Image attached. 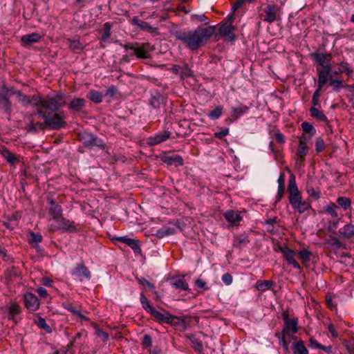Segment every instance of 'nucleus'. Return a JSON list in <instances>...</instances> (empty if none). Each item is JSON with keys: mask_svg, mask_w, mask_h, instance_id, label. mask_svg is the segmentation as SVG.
Wrapping results in <instances>:
<instances>
[{"mask_svg": "<svg viewBox=\"0 0 354 354\" xmlns=\"http://www.w3.org/2000/svg\"><path fill=\"white\" fill-rule=\"evenodd\" d=\"M215 26H199L194 30H178L175 32L176 39L183 42L187 48L196 50L205 46L214 34Z\"/></svg>", "mask_w": 354, "mask_h": 354, "instance_id": "f257e3e1", "label": "nucleus"}, {"mask_svg": "<svg viewBox=\"0 0 354 354\" xmlns=\"http://www.w3.org/2000/svg\"><path fill=\"white\" fill-rule=\"evenodd\" d=\"M34 115H38L44 120V122H34L31 120L27 129L28 131L37 132L39 130H44L48 127L53 130H58L66 127L65 122L66 115L64 111H61L59 113L50 115V113L43 111L41 109H37Z\"/></svg>", "mask_w": 354, "mask_h": 354, "instance_id": "f03ea898", "label": "nucleus"}, {"mask_svg": "<svg viewBox=\"0 0 354 354\" xmlns=\"http://www.w3.org/2000/svg\"><path fill=\"white\" fill-rule=\"evenodd\" d=\"M32 99L35 101L34 106L37 109H41L46 113H59V108L66 104L64 95L57 93L53 97L44 98L40 95H34Z\"/></svg>", "mask_w": 354, "mask_h": 354, "instance_id": "7ed1b4c3", "label": "nucleus"}, {"mask_svg": "<svg viewBox=\"0 0 354 354\" xmlns=\"http://www.w3.org/2000/svg\"><path fill=\"white\" fill-rule=\"evenodd\" d=\"M140 303L142 308L154 318V319L159 322H162L168 324H175V319L177 317L171 315L169 312L163 310V313L156 310L149 302L147 298L142 293L140 294Z\"/></svg>", "mask_w": 354, "mask_h": 354, "instance_id": "20e7f679", "label": "nucleus"}, {"mask_svg": "<svg viewBox=\"0 0 354 354\" xmlns=\"http://www.w3.org/2000/svg\"><path fill=\"white\" fill-rule=\"evenodd\" d=\"M298 320L297 319H292V320L284 324L283 328L281 333H275V336L282 343L283 347L286 349H288L289 342L286 340V337L290 336V332L292 331L293 333H296L298 330L297 328Z\"/></svg>", "mask_w": 354, "mask_h": 354, "instance_id": "39448f33", "label": "nucleus"}, {"mask_svg": "<svg viewBox=\"0 0 354 354\" xmlns=\"http://www.w3.org/2000/svg\"><path fill=\"white\" fill-rule=\"evenodd\" d=\"M288 199L292 207L302 200L301 193L299 192L296 183L295 176L291 174L288 185Z\"/></svg>", "mask_w": 354, "mask_h": 354, "instance_id": "423d86ee", "label": "nucleus"}, {"mask_svg": "<svg viewBox=\"0 0 354 354\" xmlns=\"http://www.w3.org/2000/svg\"><path fill=\"white\" fill-rule=\"evenodd\" d=\"M55 221L57 223V225L51 224L50 225V230L52 231L60 230L63 232L68 233H73L77 231V228L75 225V223L64 218L63 216Z\"/></svg>", "mask_w": 354, "mask_h": 354, "instance_id": "0eeeda50", "label": "nucleus"}, {"mask_svg": "<svg viewBox=\"0 0 354 354\" xmlns=\"http://www.w3.org/2000/svg\"><path fill=\"white\" fill-rule=\"evenodd\" d=\"M234 19V15L231 14L225 19V21L219 28L220 34L227 41H234L235 39L234 34L235 27L232 25Z\"/></svg>", "mask_w": 354, "mask_h": 354, "instance_id": "6e6552de", "label": "nucleus"}, {"mask_svg": "<svg viewBox=\"0 0 354 354\" xmlns=\"http://www.w3.org/2000/svg\"><path fill=\"white\" fill-rule=\"evenodd\" d=\"M310 57L312 60L315 62L317 67L320 68V69L332 68L330 64L332 55L330 53L315 52L310 53Z\"/></svg>", "mask_w": 354, "mask_h": 354, "instance_id": "1a4fd4ad", "label": "nucleus"}, {"mask_svg": "<svg viewBox=\"0 0 354 354\" xmlns=\"http://www.w3.org/2000/svg\"><path fill=\"white\" fill-rule=\"evenodd\" d=\"M79 138L82 144L86 147H97L103 149L106 147L102 140L90 133L83 132L80 133Z\"/></svg>", "mask_w": 354, "mask_h": 354, "instance_id": "9d476101", "label": "nucleus"}, {"mask_svg": "<svg viewBox=\"0 0 354 354\" xmlns=\"http://www.w3.org/2000/svg\"><path fill=\"white\" fill-rule=\"evenodd\" d=\"M263 21L272 24L281 19V8L274 5H268L264 10Z\"/></svg>", "mask_w": 354, "mask_h": 354, "instance_id": "9b49d317", "label": "nucleus"}, {"mask_svg": "<svg viewBox=\"0 0 354 354\" xmlns=\"http://www.w3.org/2000/svg\"><path fill=\"white\" fill-rule=\"evenodd\" d=\"M151 47L149 43H136L133 53L131 55L136 56L139 59H148L150 57L149 53L151 51Z\"/></svg>", "mask_w": 354, "mask_h": 354, "instance_id": "f8f14e48", "label": "nucleus"}, {"mask_svg": "<svg viewBox=\"0 0 354 354\" xmlns=\"http://www.w3.org/2000/svg\"><path fill=\"white\" fill-rule=\"evenodd\" d=\"M279 250L280 251L282 252L284 258L286 259V260L287 261V262L292 265L295 268L297 269V270H300L301 269V266L299 265V263L296 261L295 257L296 255V252L288 248V247H280L279 248Z\"/></svg>", "mask_w": 354, "mask_h": 354, "instance_id": "ddd939ff", "label": "nucleus"}, {"mask_svg": "<svg viewBox=\"0 0 354 354\" xmlns=\"http://www.w3.org/2000/svg\"><path fill=\"white\" fill-rule=\"evenodd\" d=\"M71 274L80 281H83L84 279H90L91 278V272L82 263L77 264L72 270Z\"/></svg>", "mask_w": 354, "mask_h": 354, "instance_id": "4468645a", "label": "nucleus"}, {"mask_svg": "<svg viewBox=\"0 0 354 354\" xmlns=\"http://www.w3.org/2000/svg\"><path fill=\"white\" fill-rule=\"evenodd\" d=\"M24 304L27 309L32 312L37 310L39 307L37 297L31 292H27L24 295Z\"/></svg>", "mask_w": 354, "mask_h": 354, "instance_id": "2eb2a0df", "label": "nucleus"}, {"mask_svg": "<svg viewBox=\"0 0 354 354\" xmlns=\"http://www.w3.org/2000/svg\"><path fill=\"white\" fill-rule=\"evenodd\" d=\"M331 70L332 68L320 69V68L317 67L316 71L318 75L317 86H319V88H322L328 82H330V79L333 77Z\"/></svg>", "mask_w": 354, "mask_h": 354, "instance_id": "dca6fc26", "label": "nucleus"}, {"mask_svg": "<svg viewBox=\"0 0 354 354\" xmlns=\"http://www.w3.org/2000/svg\"><path fill=\"white\" fill-rule=\"evenodd\" d=\"M48 202L50 205L48 212L53 219L56 221L62 217L63 210L61 205L52 198H48Z\"/></svg>", "mask_w": 354, "mask_h": 354, "instance_id": "f3484780", "label": "nucleus"}, {"mask_svg": "<svg viewBox=\"0 0 354 354\" xmlns=\"http://www.w3.org/2000/svg\"><path fill=\"white\" fill-rule=\"evenodd\" d=\"M160 160L167 165L174 166L176 167L183 165V159L179 155L169 156L167 154H162L160 157Z\"/></svg>", "mask_w": 354, "mask_h": 354, "instance_id": "a211bd4d", "label": "nucleus"}, {"mask_svg": "<svg viewBox=\"0 0 354 354\" xmlns=\"http://www.w3.org/2000/svg\"><path fill=\"white\" fill-rule=\"evenodd\" d=\"M308 140V137L306 135H302L299 138V144L297 150V155L301 159H304L308 153L309 148L307 145Z\"/></svg>", "mask_w": 354, "mask_h": 354, "instance_id": "6ab92c4d", "label": "nucleus"}, {"mask_svg": "<svg viewBox=\"0 0 354 354\" xmlns=\"http://www.w3.org/2000/svg\"><path fill=\"white\" fill-rule=\"evenodd\" d=\"M41 37L42 36L37 32L23 35L21 37V45L24 47H28L33 43L39 42Z\"/></svg>", "mask_w": 354, "mask_h": 354, "instance_id": "aec40b11", "label": "nucleus"}, {"mask_svg": "<svg viewBox=\"0 0 354 354\" xmlns=\"http://www.w3.org/2000/svg\"><path fill=\"white\" fill-rule=\"evenodd\" d=\"M131 24L140 28L142 30L147 31L150 33L156 32L157 28L151 26L146 21H142L138 17H133L131 19Z\"/></svg>", "mask_w": 354, "mask_h": 354, "instance_id": "412c9836", "label": "nucleus"}, {"mask_svg": "<svg viewBox=\"0 0 354 354\" xmlns=\"http://www.w3.org/2000/svg\"><path fill=\"white\" fill-rule=\"evenodd\" d=\"M170 136L171 133L169 131L159 133L153 137L149 138L148 144L151 146L158 145L169 138Z\"/></svg>", "mask_w": 354, "mask_h": 354, "instance_id": "4be33fe9", "label": "nucleus"}, {"mask_svg": "<svg viewBox=\"0 0 354 354\" xmlns=\"http://www.w3.org/2000/svg\"><path fill=\"white\" fill-rule=\"evenodd\" d=\"M117 239L129 245L135 253L140 254L141 252V248L139 245L138 240L127 238V236H121Z\"/></svg>", "mask_w": 354, "mask_h": 354, "instance_id": "5701e85b", "label": "nucleus"}, {"mask_svg": "<svg viewBox=\"0 0 354 354\" xmlns=\"http://www.w3.org/2000/svg\"><path fill=\"white\" fill-rule=\"evenodd\" d=\"M223 216L226 221L232 225H237L242 221L240 213L234 210H227L224 213Z\"/></svg>", "mask_w": 354, "mask_h": 354, "instance_id": "b1692460", "label": "nucleus"}, {"mask_svg": "<svg viewBox=\"0 0 354 354\" xmlns=\"http://www.w3.org/2000/svg\"><path fill=\"white\" fill-rule=\"evenodd\" d=\"M165 102V97L158 92H155L153 94H152L149 101L150 104L154 109H160V106L163 104Z\"/></svg>", "mask_w": 354, "mask_h": 354, "instance_id": "393cba45", "label": "nucleus"}, {"mask_svg": "<svg viewBox=\"0 0 354 354\" xmlns=\"http://www.w3.org/2000/svg\"><path fill=\"white\" fill-rule=\"evenodd\" d=\"M339 234L345 239L354 238V225L348 223L339 229Z\"/></svg>", "mask_w": 354, "mask_h": 354, "instance_id": "a878e982", "label": "nucleus"}, {"mask_svg": "<svg viewBox=\"0 0 354 354\" xmlns=\"http://www.w3.org/2000/svg\"><path fill=\"white\" fill-rule=\"evenodd\" d=\"M297 254L304 266H308L309 262L313 256L312 252L306 248H303L298 251Z\"/></svg>", "mask_w": 354, "mask_h": 354, "instance_id": "bb28decb", "label": "nucleus"}, {"mask_svg": "<svg viewBox=\"0 0 354 354\" xmlns=\"http://www.w3.org/2000/svg\"><path fill=\"white\" fill-rule=\"evenodd\" d=\"M85 107V100L83 98H75L68 104V109L73 111H80Z\"/></svg>", "mask_w": 354, "mask_h": 354, "instance_id": "cd10ccee", "label": "nucleus"}, {"mask_svg": "<svg viewBox=\"0 0 354 354\" xmlns=\"http://www.w3.org/2000/svg\"><path fill=\"white\" fill-rule=\"evenodd\" d=\"M292 208L301 214L310 209L311 205L309 201L301 200Z\"/></svg>", "mask_w": 354, "mask_h": 354, "instance_id": "c85d7f7f", "label": "nucleus"}, {"mask_svg": "<svg viewBox=\"0 0 354 354\" xmlns=\"http://www.w3.org/2000/svg\"><path fill=\"white\" fill-rule=\"evenodd\" d=\"M21 312V308L17 303H12L8 308L9 318L15 321L17 315H19Z\"/></svg>", "mask_w": 354, "mask_h": 354, "instance_id": "c756f323", "label": "nucleus"}, {"mask_svg": "<svg viewBox=\"0 0 354 354\" xmlns=\"http://www.w3.org/2000/svg\"><path fill=\"white\" fill-rule=\"evenodd\" d=\"M5 274L8 281H12L15 279L20 276V272L17 268L12 266L7 269Z\"/></svg>", "mask_w": 354, "mask_h": 354, "instance_id": "7c9ffc66", "label": "nucleus"}, {"mask_svg": "<svg viewBox=\"0 0 354 354\" xmlns=\"http://www.w3.org/2000/svg\"><path fill=\"white\" fill-rule=\"evenodd\" d=\"M337 205L333 202H330L324 207V212L330 215L334 218H338V214L337 212Z\"/></svg>", "mask_w": 354, "mask_h": 354, "instance_id": "2f4dec72", "label": "nucleus"}, {"mask_svg": "<svg viewBox=\"0 0 354 354\" xmlns=\"http://www.w3.org/2000/svg\"><path fill=\"white\" fill-rule=\"evenodd\" d=\"M66 43L68 46V48L73 51L80 50L84 48V45L77 39L68 38L66 39Z\"/></svg>", "mask_w": 354, "mask_h": 354, "instance_id": "473e14b6", "label": "nucleus"}, {"mask_svg": "<svg viewBox=\"0 0 354 354\" xmlns=\"http://www.w3.org/2000/svg\"><path fill=\"white\" fill-rule=\"evenodd\" d=\"M0 153L2 155V156L6 159V160L11 163L14 164L17 161H18L17 158L15 154H13L10 151H9L6 148H3V149H0Z\"/></svg>", "mask_w": 354, "mask_h": 354, "instance_id": "72a5a7b5", "label": "nucleus"}, {"mask_svg": "<svg viewBox=\"0 0 354 354\" xmlns=\"http://www.w3.org/2000/svg\"><path fill=\"white\" fill-rule=\"evenodd\" d=\"M274 285V282L270 280H258L256 283V288L260 291H266Z\"/></svg>", "mask_w": 354, "mask_h": 354, "instance_id": "f704fd0d", "label": "nucleus"}, {"mask_svg": "<svg viewBox=\"0 0 354 354\" xmlns=\"http://www.w3.org/2000/svg\"><path fill=\"white\" fill-rule=\"evenodd\" d=\"M292 349L294 354H308V351L301 340L295 343Z\"/></svg>", "mask_w": 354, "mask_h": 354, "instance_id": "c9c22d12", "label": "nucleus"}, {"mask_svg": "<svg viewBox=\"0 0 354 354\" xmlns=\"http://www.w3.org/2000/svg\"><path fill=\"white\" fill-rule=\"evenodd\" d=\"M171 285L181 290H188L189 285L183 278H178L171 282Z\"/></svg>", "mask_w": 354, "mask_h": 354, "instance_id": "e433bc0d", "label": "nucleus"}, {"mask_svg": "<svg viewBox=\"0 0 354 354\" xmlns=\"http://www.w3.org/2000/svg\"><path fill=\"white\" fill-rule=\"evenodd\" d=\"M17 97L19 102L22 103V104L25 106H28L32 103L34 104L35 101L32 99V96L30 97L22 93L21 91L17 92Z\"/></svg>", "mask_w": 354, "mask_h": 354, "instance_id": "4c0bfd02", "label": "nucleus"}, {"mask_svg": "<svg viewBox=\"0 0 354 354\" xmlns=\"http://www.w3.org/2000/svg\"><path fill=\"white\" fill-rule=\"evenodd\" d=\"M310 115L313 118H317L320 121L327 122V120H328L326 116L324 114V113L322 111H319L317 108L311 107L310 109Z\"/></svg>", "mask_w": 354, "mask_h": 354, "instance_id": "58836bf2", "label": "nucleus"}, {"mask_svg": "<svg viewBox=\"0 0 354 354\" xmlns=\"http://www.w3.org/2000/svg\"><path fill=\"white\" fill-rule=\"evenodd\" d=\"M301 128L303 131L305 133H308L309 136L308 137V140H309L311 137H313L316 133V130L314 127L309 122H304L301 124Z\"/></svg>", "mask_w": 354, "mask_h": 354, "instance_id": "ea45409f", "label": "nucleus"}, {"mask_svg": "<svg viewBox=\"0 0 354 354\" xmlns=\"http://www.w3.org/2000/svg\"><path fill=\"white\" fill-rule=\"evenodd\" d=\"M87 97L95 103H100L102 101V95L100 92L91 90L88 92Z\"/></svg>", "mask_w": 354, "mask_h": 354, "instance_id": "a19ab883", "label": "nucleus"}, {"mask_svg": "<svg viewBox=\"0 0 354 354\" xmlns=\"http://www.w3.org/2000/svg\"><path fill=\"white\" fill-rule=\"evenodd\" d=\"M250 242L248 236L237 235L234 239V245L238 248H241L242 245H245Z\"/></svg>", "mask_w": 354, "mask_h": 354, "instance_id": "79ce46f5", "label": "nucleus"}, {"mask_svg": "<svg viewBox=\"0 0 354 354\" xmlns=\"http://www.w3.org/2000/svg\"><path fill=\"white\" fill-rule=\"evenodd\" d=\"M93 327L95 328V334L100 337L102 341L105 342L109 339V335L107 333L103 331L98 325L95 323H92Z\"/></svg>", "mask_w": 354, "mask_h": 354, "instance_id": "37998d69", "label": "nucleus"}, {"mask_svg": "<svg viewBox=\"0 0 354 354\" xmlns=\"http://www.w3.org/2000/svg\"><path fill=\"white\" fill-rule=\"evenodd\" d=\"M337 203L344 210H346L347 209H348L351 205V200L348 198L344 197V196L338 197L337 199Z\"/></svg>", "mask_w": 354, "mask_h": 354, "instance_id": "c03bdc74", "label": "nucleus"}, {"mask_svg": "<svg viewBox=\"0 0 354 354\" xmlns=\"http://www.w3.org/2000/svg\"><path fill=\"white\" fill-rule=\"evenodd\" d=\"M249 107L246 105H240L236 108H233V116L238 118L241 115L248 112Z\"/></svg>", "mask_w": 354, "mask_h": 354, "instance_id": "a18cd8bd", "label": "nucleus"}, {"mask_svg": "<svg viewBox=\"0 0 354 354\" xmlns=\"http://www.w3.org/2000/svg\"><path fill=\"white\" fill-rule=\"evenodd\" d=\"M339 65V73H344L348 76H351L353 74V70L349 66L347 62H342Z\"/></svg>", "mask_w": 354, "mask_h": 354, "instance_id": "49530a36", "label": "nucleus"}, {"mask_svg": "<svg viewBox=\"0 0 354 354\" xmlns=\"http://www.w3.org/2000/svg\"><path fill=\"white\" fill-rule=\"evenodd\" d=\"M174 231L172 228L163 227L157 231L156 234L158 238H163L165 236L173 234Z\"/></svg>", "mask_w": 354, "mask_h": 354, "instance_id": "de8ad7c7", "label": "nucleus"}, {"mask_svg": "<svg viewBox=\"0 0 354 354\" xmlns=\"http://www.w3.org/2000/svg\"><path fill=\"white\" fill-rule=\"evenodd\" d=\"M223 113V107L221 106H216L209 114L208 116L212 119L216 120L221 117Z\"/></svg>", "mask_w": 354, "mask_h": 354, "instance_id": "09e8293b", "label": "nucleus"}, {"mask_svg": "<svg viewBox=\"0 0 354 354\" xmlns=\"http://www.w3.org/2000/svg\"><path fill=\"white\" fill-rule=\"evenodd\" d=\"M37 326L40 328L44 329L48 333H50L52 332L51 328L50 327L49 325L46 324L45 319L43 317H39Z\"/></svg>", "mask_w": 354, "mask_h": 354, "instance_id": "8fccbe9b", "label": "nucleus"}, {"mask_svg": "<svg viewBox=\"0 0 354 354\" xmlns=\"http://www.w3.org/2000/svg\"><path fill=\"white\" fill-rule=\"evenodd\" d=\"M329 84L333 87V90L338 91L343 87V81L341 79H330Z\"/></svg>", "mask_w": 354, "mask_h": 354, "instance_id": "3c124183", "label": "nucleus"}, {"mask_svg": "<svg viewBox=\"0 0 354 354\" xmlns=\"http://www.w3.org/2000/svg\"><path fill=\"white\" fill-rule=\"evenodd\" d=\"M192 76H193V72L191 70V68L188 66L187 64H185L183 66H182L181 71H180V77L182 78L189 77H192Z\"/></svg>", "mask_w": 354, "mask_h": 354, "instance_id": "603ef678", "label": "nucleus"}, {"mask_svg": "<svg viewBox=\"0 0 354 354\" xmlns=\"http://www.w3.org/2000/svg\"><path fill=\"white\" fill-rule=\"evenodd\" d=\"M0 106L5 111L10 113L11 111V102L9 98L0 99Z\"/></svg>", "mask_w": 354, "mask_h": 354, "instance_id": "864d4df0", "label": "nucleus"}, {"mask_svg": "<svg viewBox=\"0 0 354 354\" xmlns=\"http://www.w3.org/2000/svg\"><path fill=\"white\" fill-rule=\"evenodd\" d=\"M190 340H191V342L192 344L193 348L196 351L201 352V351H203V344L201 342V341H199L198 339H196V338H195L194 337H191Z\"/></svg>", "mask_w": 354, "mask_h": 354, "instance_id": "5fc2aeb1", "label": "nucleus"}, {"mask_svg": "<svg viewBox=\"0 0 354 354\" xmlns=\"http://www.w3.org/2000/svg\"><path fill=\"white\" fill-rule=\"evenodd\" d=\"M344 346L346 348L350 354H354V339L344 340Z\"/></svg>", "mask_w": 354, "mask_h": 354, "instance_id": "6e6d98bb", "label": "nucleus"}, {"mask_svg": "<svg viewBox=\"0 0 354 354\" xmlns=\"http://www.w3.org/2000/svg\"><path fill=\"white\" fill-rule=\"evenodd\" d=\"M325 148V142L322 138H317L315 141V150L317 153L322 151Z\"/></svg>", "mask_w": 354, "mask_h": 354, "instance_id": "4d7b16f0", "label": "nucleus"}, {"mask_svg": "<svg viewBox=\"0 0 354 354\" xmlns=\"http://www.w3.org/2000/svg\"><path fill=\"white\" fill-rule=\"evenodd\" d=\"M194 283L198 288L203 289V290H207L209 288L207 283L202 279H197Z\"/></svg>", "mask_w": 354, "mask_h": 354, "instance_id": "13d9d810", "label": "nucleus"}, {"mask_svg": "<svg viewBox=\"0 0 354 354\" xmlns=\"http://www.w3.org/2000/svg\"><path fill=\"white\" fill-rule=\"evenodd\" d=\"M207 18L204 14L192 15L191 16V20L194 22H203L205 21Z\"/></svg>", "mask_w": 354, "mask_h": 354, "instance_id": "bf43d9fd", "label": "nucleus"}, {"mask_svg": "<svg viewBox=\"0 0 354 354\" xmlns=\"http://www.w3.org/2000/svg\"><path fill=\"white\" fill-rule=\"evenodd\" d=\"M307 192L310 197H313L315 200L319 199L320 197V192L315 190L313 187L308 188Z\"/></svg>", "mask_w": 354, "mask_h": 354, "instance_id": "052dcab7", "label": "nucleus"}, {"mask_svg": "<svg viewBox=\"0 0 354 354\" xmlns=\"http://www.w3.org/2000/svg\"><path fill=\"white\" fill-rule=\"evenodd\" d=\"M137 281L139 284L147 286L149 288H150L152 290L155 289V286L152 283L146 280L145 278H138Z\"/></svg>", "mask_w": 354, "mask_h": 354, "instance_id": "680f3d73", "label": "nucleus"}, {"mask_svg": "<svg viewBox=\"0 0 354 354\" xmlns=\"http://www.w3.org/2000/svg\"><path fill=\"white\" fill-rule=\"evenodd\" d=\"M228 128H222L220 131L214 133V137L219 139H223L225 136L228 135Z\"/></svg>", "mask_w": 354, "mask_h": 354, "instance_id": "e2e57ef3", "label": "nucleus"}, {"mask_svg": "<svg viewBox=\"0 0 354 354\" xmlns=\"http://www.w3.org/2000/svg\"><path fill=\"white\" fill-rule=\"evenodd\" d=\"M30 241L31 243H38L42 241V236L39 234H35L34 232H31L30 234Z\"/></svg>", "mask_w": 354, "mask_h": 354, "instance_id": "0e129e2a", "label": "nucleus"}, {"mask_svg": "<svg viewBox=\"0 0 354 354\" xmlns=\"http://www.w3.org/2000/svg\"><path fill=\"white\" fill-rule=\"evenodd\" d=\"M9 91H8V87L6 86H3L0 88V99H4V98H9Z\"/></svg>", "mask_w": 354, "mask_h": 354, "instance_id": "69168bd1", "label": "nucleus"}, {"mask_svg": "<svg viewBox=\"0 0 354 354\" xmlns=\"http://www.w3.org/2000/svg\"><path fill=\"white\" fill-rule=\"evenodd\" d=\"M104 28H105V31H104V35L102 36V39L104 41H106L111 36V26H110V24L109 23H105L104 24Z\"/></svg>", "mask_w": 354, "mask_h": 354, "instance_id": "338daca9", "label": "nucleus"}, {"mask_svg": "<svg viewBox=\"0 0 354 354\" xmlns=\"http://www.w3.org/2000/svg\"><path fill=\"white\" fill-rule=\"evenodd\" d=\"M64 307L65 309L68 310V311H70L71 313H72L73 314L76 315H79V312L80 311V310H77L71 304H64Z\"/></svg>", "mask_w": 354, "mask_h": 354, "instance_id": "774afa93", "label": "nucleus"}]
</instances>
